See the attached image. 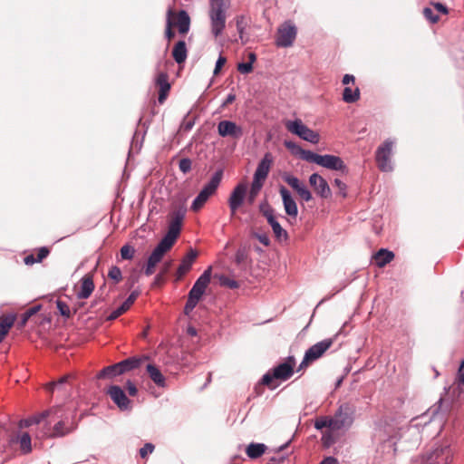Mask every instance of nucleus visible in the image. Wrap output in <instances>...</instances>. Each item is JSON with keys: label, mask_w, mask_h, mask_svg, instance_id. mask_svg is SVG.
Here are the masks:
<instances>
[{"label": "nucleus", "mask_w": 464, "mask_h": 464, "mask_svg": "<svg viewBox=\"0 0 464 464\" xmlns=\"http://www.w3.org/2000/svg\"><path fill=\"white\" fill-rule=\"evenodd\" d=\"M149 360V356H132L122 360L117 363L102 368L97 374V379H113L128 372L139 368L142 362Z\"/></svg>", "instance_id": "1"}, {"label": "nucleus", "mask_w": 464, "mask_h": 464, "mask_svg": "<svg viewBox=\"0 0 464 464\" xmlns=\"http://www.w3.org/2000/svg\"><path fill=\"white\" fill-rule=\"evenodd\" d=\"M228 4L225 0H210L208 16L210 20L211 33L215 37L221 35L227 20Z\"/></svg>", "instance_id": "2"}, {"label": "nucleus", "mask_w": 464, "mask_h": 464, "mask_svg": "<svg viewBox=\"0 0 464 464\" xmlns=\"http://www.w3.org/2000/svg\"><path fill=\"white\" fill-rule=\"evenodd\" d=\"M223 173L224 172L222 169H218L215 171L209 181L204 185L198 196L192 201L190 206L191 210L198 211L208 200V198L216 192L222 180Z\"/></svg>", "instance_id": "3"}, {"label": "nucleus", "mask_w": 464, "mask_h": 464, "mask_svg": "<svg viewBox=\"0 0 464 464\" xmlns=\"http://www.w3.org/2000/svg\"><path fill=\"white\" fill-rule=\"evenodd\" d=\"M453 455L450 443H436L431 450L422 456L420 464H450Z\"/></svg>", "instance_id": "4"}, {"label": "nucleus", "mask_w": 464, "mask_h": 464, "mask_svg": "<svg viewBox=\"0 0 464 464\" xmlns=\"http://www.w3.org/2000/svg\"><path fill=\"white\" fill-rule=\"evenodd\" d=\"M356 407L351 402L339 405L334 416L331 417L334 430H348L352 427L355 418Z\"/></svg>", "instance_id": "5"}, {"label": "nucleus", "mask_w": 464, "mask_h": 464, "mask_svg": "<svg viewBox=\"0 0 464 464\" xmlns=\"http://www.w3.org/2000/svg\"><path fill=\"white\" fill-rule=\"evenodd\" d=\"M295 359L290 355L285 362H282L265 373L261 379V383L270 386L274 379L286 381L294 374V366Z\"/></svg>", "instance_id": "6"}, {"label": "nucleus", "mask_w": 464, "mask_h": 464, "mask_svg": "<svg viewBox=\"0 0 464 464\" xmlns=\"http://www.w3.org/2000/svg\"><path fill=\"white\" fill-rule=\"evenodd\" d=\"M394 141L387 139L381 144L375 151V161L378 169L382 172H391L393 170L392 161Z\"/></svg>", "instance_id": "7"}, {"label": "nucleus", "mask_w": 464, "mask_h": 464, "mask_svg": "<svg viewBox=\"0 0 464 464\" xmlns=\"http://www.w3.org/2000/svg\"><path fill=\"white\" fill-rule=\"evenodd\" d=\"M285 126L290 132L298 136L304 140L309 141L313 144H317L320 140L319 134L309 129L302 122L301 120L289 121Z\"/></svg>", "instance_id": "8"}, {"label": "nucleus", "mask_w": 464, "mask_h": 464, "mask_svg": "<svg viewBox=\"0 0 464 464\" xmlns=\"http://www.w3.org/2000/svg\"><path fill=\"white\" fill-rule=\"evenodd\" d=\"M187 208L185 206H179L171 213V219L169 224L168 232L165 235L169 239L176 241L179 236L183 219L186 216Z\"/></svg>", "instance_id": "9"}, {"label": "nucleus", "mask_w": 464, "mask_h": 464, "mask_svg": "<svg viewBox=\"0 0 464 464\" xmlns=\"http://www.w3.org/2000/svg\"><path fill=\"white\" fill-rule=\"evenodd\" d=\"M212 267L208 266L196 280L188 292V296L200 300L211 280Z\"/></svg>", "instance_id": "10"}, {"label": "nucleus", "mask_w": 464, "mask_h": 464, "mask_svg": "<svg viewBox=\"0 0 464 464\" xmlns=\"http://www.w3.org/2000/svg\"><path fill=\"white\" fill-rule=\"evenodd\" d=\"M247 187L244 183H238L232 190L229 198L228 206L231 212V216H234L237 209L244 203L246 195Z\"/></svg>", "instance_id": "11"}, {"label": "nucleus", "mask_w": 464, "mask_h": 464, "mask_svg": "<svg viewBox=\"0 0 464 464\" xmlns=\"http://www.w3.org/2000/svg\"><path fill=\"white\" fill-rule=\"evenodd\" d=\"M295 36L296 27L290 23H285V25L278 30L276 44L278 47H289L293 44Z\"/></svg>", "instance_id": "12"}, {"label": "nucleus", "mask_w": 464, "mask_h": 464, "mask_svg": "<svg viewBox=\"0 0 464 464\" xmlns=\"http://www.w3.org/2000/svg\"><path fill=\"white\" fill-rule=\"evenodd\" d=\"M108 394L121 411H129L131 409L130 400L120 386L111 385L108 388Z\"/></svg>", "instance_id": "13"}, {"label": "nucleus", "mask_w": 464, "mask_h": 464, "mask_svg": "<svg viewBox=\"0 0 464 464\" xmlns=\"http://www.w3.org/2000/svg\"><path fill=\"white\" fill-rule=\"evenodd\" d=\"M309 184L321 198H328L332 196L327 181L318 173H313L309 177Z\"/></svg>", "instance_id": "14"}, {"label": "nucleus", "mask_w": 464, "mask_h": 464, "mask_svg": "<svg viewBox=\"0 0 464 464\" xmlns=\"http://www.w3.org/2000/svg\"><path fill=\"white\" fill-rule=\"evenodd\" d=\"M319 166L331 170H338L343 174L348 173V168L342 158L332 154H324L321 156Z\"/></svg>", "instance_id": "15"}, {"label": "nucleus", "mask_w": 464, "mask_h": 464, "mask_svg": "<svg viewBox=\"0 0 464 464\" xmlns=\"http://www.w3.org/2000/svg\"><path fill=\"white\" fill-rule=\"evenodd\" d=\"M334 340L332 338L324 339L311 347L305 352V361H315L319 359L333 344Z\"/></svg>", "instance_id": "16"}, {"label": "nucleus", "mask_w": 464, "mask_h": 464, "mask_svg": "<svg viewBox=\"0 0 464 464\" xmlns=\"http://www.w3.org/2000/svg\"><path fill=\"white\" fill-rule=\"evenodd\" d=\"M218 132L221 137L239 139L243 135V129L234 121L224 120L218 122Z\"/></svg>", "instance_id": "17"}, {"label": "nucleus", "mask_w": 464, "mask_h": 464, "mask_svg": "<svg viewBox=\"0 0 464 464\" xmlns=\"http://www.w3.org/2000/svg\"><path fill=\"white\" fill-rule=\"evenodd\" d=\"M285 146L287 149L291 150L294 153L299 154L302 160L311 162V163H315L317 165L320 164V159H321L322 155L317 154L309 150L302 149L295 142L291 141V140H285Z\"/></svg>", "instance_id": "18"}, {"label": "nucleus", "mask_w": 464, "mask_h": 464, "mask_svg": "<svg viewBox=\"0 0 464 464\" xmlns=\"http://www.w3.org/2000/svg\"><path fill=\"white\" fill-rule=\"evenodd\" d=\"M174 243V240L169 239V237L164 236L163 238L156 246V247L152 250L151 254L148 258V261L155 265L159 264L163 258L165 253L172 247Z\"/></svg>", "instance_id": "19"}, {"label": "nucleus", "mask_w": 464, "mask_h": 464, "mask_svg": "<svg viewBox=\"0 0 464 464\" xmlns=\"http://www.w3.org/2000/svg\"><path fill=\"white\" fill-rule=\"evenodd\" d=\"M279 192L286 215L295 218L298 215V208L295 200L292 197L291 192L284 186L280 187Z\"/></svg>", "instance_id": "20"}, {"label": "nucleus", "mask_w": 464, "mask_h": 464, "mask_svg": "<svg viewBox=\"0 0 464 464\" xmlns=\"http://www.w3.org/2000/svg\"><path fill=\"white\" fill-rule=\"evenodd\" d=\"M155 84L160 88L159 102L163 103L166 100L168 93L170 90V83L169 82V75L165 72H160L155 77Z\"/></svg>", "instance_id": "21"}, {"label": "nucleus", "mask_w": 464, "mask_h": 464, "mask_svg": "<svg viewBox=\"0 0 464 464\" xmlns=\"http://www.w3.org/2000/svg\"><path fill=\"white\" fill-rule=\"evenodd\" d=\"M140 295V290L136 289L133 290L130 295L127 297V299L115 310H113L108 316L107 320L112 321L117 319L120 315H121L123 313H125L127 310L130 309V307L133 304L135 300Z\"/></svg>", "instance_id": "22"}, {"label": "nucleus", "mask_w": 464, "mask_h": 464, "mask_svg": "<svg viewBox=\"0 0 464 464\" xmlns=\"http://www.w3.org/2000/svg\"><path fill=\"white\" fill-rule=\"evenodd\" d=\"M197 256L198 252L194 249H190L188 254L181 259L180 264L177 269L178 279L181 278L191 269Z\"/></svg>", "instance_id": "23"}, {"label": "nucleus", "mask_w": 464, "mask_h": 464, "mask_svg": "<svg viewBox=\"0 0 464 464\" xmlns=\"http://www.w3.org/2000/svg\"><path fill=\"white\" fill-rule=\"evenodd\" d=\"M81 287L77 292L76 296L79 299H87L91 296L92 293L94 290V283L92 279V276L85 275L81 279Z\"/></svg>", "instance_id": "24"}, {"label": "nucleus", "mask_w": 464, "mask_h": 464, "mask_svg": "<svg viewBox=\"0 0 464 464\" xmlns=\"http://www.w3.org/2000/svg\"><path fill=\"white\" fill-rule=\"evenodd\" d=\"M271 163L272 159L270 157V154L266 153L264 156V158L259 161L256 169L254 173V179L264 181L269 173Z\"/></svg>", "instance_id": "25"}, {"label": "nucleus", "mask_w": 464, "mask_h": 464, "mask_svg": "<svg viewBox=\"0 0 464 464\" xmlns=\"http://www.w3.org/2000/svg\"><path fill=\"white\" fill-rule=\"evenodd\" d=\"M146 370L150 378L157 386L161 388H164L166 386V379L156 365L149 363L146 366Z\"/></svg>", "instance_id": "26"}, {"label": "nucleus", "mask_w": 464, "mask_h": 464, "mask_svg": "<svg viewBox=\"0 0 464 464\" xmlns=\"http://www.w3.org/2000/svg\"><path fill=\"white\" fill-rule=\"evenodd\" d=\"M187 54H188V51H187L185 41H183V40L179 41L175 44L173 51H172L173 59L175 60V62L177 63H182L186 61Z\"/></svg>", "instance_id": "27"}, {"label": "nucleus", "mask_w": 464, "mask_h": 464, "mask_svg": "<svg viewBox=\"0 0 464 464\" xmlns=\"http://www.w3.org/2000/svg\"><path fill=\"white\" fill-rule=\"evenodd\" d=\"M393 252L385 248H381L374 256L375 264L379 267H383L389 264L393 259Z\"/></svg>", "instance_id": "28"}, {"label": "nucleus", "mask_w": 464, "mask_h": 464, "mask_svg": "<svg viewBox=\"0 0 464 464\" xmlns=\"http://www.w3.org/2000/svg\"><path fill=\"white\" fill-rule=\"evenodd\" d=\"M15 321V315L9 314L0 320V343L4 340Z\"/></svg>", "instance_id": "29"}, {"label": "nucleus", "mask_w": 464, "mask_h": 464, "mask_svg": "<svg viewBox=\"0 0 464 464\" xmlns=\"http://www.w3.org/2000/svg\"><path fill=\"white\" fill-rule=\"evenodd\" d=\"M178 28L182 34H187L190 26V17L187 11L180 10L178 14Z\"/></svg>", "instance_id": "30"}, {"label": "nucleus", "mask_w": 464, "mask_h": 464, "mask_svg": "<svg viewBox=\"0 0 464 464\" xmlns=\"http://www.w3.org/2000/svg\"><path fill=\"white\" fill-rule=\"evenodd\" d=\"M266 450V446L264 443H250L246 450V453L250 459H257L261 457Z\"/></svg>", "instance_id": "31"}, {"label": "nucleus", "mask_w": 464, "mask_h": 464, "mask_svg": "<svg viewBox=\"0 0 464 464\" xmlns=\"http://www.w3.org/2000/svg\"><path fill=\"white\" fill-rule=\"evenodd\" d=\"M49 413H50L49 411H45L39 414H36V415L31 416L27 419L22 420L20 421V425H21V427H30L34 424H38L43 420H44L47 416H49Z\"/></svg>", "instance_id": "32"}, {"label": "nucleus", "mask_w": 464, "mask_h": 464, "mask_svg": "<svg viewBox=\"0 0 464 464\" xmlns=\"http://www.w3.org/2000/svg\"><path fill=\"white\" fill-rule=\"evenodd\" d=\"M248 261V249L246 246H240L235 254V263L238 266H244Z\"/></svg>", "instance_id": "33"}, {"label": "nucleus", "mask_w": 464, "mask_h": 464, "mask_svg": "<svg viewBox=\"0 0 464 464\" xmlns=\"http://www.w3.org/2000/svg\"><path fill=\"white\" fill-rule=\"evenodd\" d=\"M360 99V90L355 88L345 87L343 92V100L347 103H353Z\"/></svg>", "instance_id": "34"}, {"label": "nucleus", "mask_w": 464, "mask_h": 464, "mask_svg": "<svg viewBox=\"0 0 464 464\" xmlns=\"http://www.w3.org/2000/svg\"><path fill=\"white\" fill-rule=\"evenodd\" d=\"M268 224L271 226L276 238L281 239L284 237L285 239H287V232L281 227L280 223L276 220V218H269Z\"/></svg>", "instance_id": "35"}, {"label": "nucleus", "mask_w": 464, "mask_h": 464, "mask_svg": "<svg viewBox=\"0 0 464 464\" xmlns=\"http://www.w3.org/2000/svg\"><path fill=\"white\" fill-rule=\"evenodd\" d=\"M70 432V430L64 427V421L59 420L54 424L53 432L51 433L52 437H63Z\"/></svg>", "instance_id": "36"}, {"label": "nucleus", "mask_w": 464, "mask_h": 464, "mask_svg": "<svg viewBox=\"0 0 464 464\" xmlns=\"http://www.w3.org/2000/svg\"><path fill=\"white\" fill-rule=\"evenodd\" d=\"M295 191L299 195L301 199L305 202H308L313 198L311 191L304 182H302Z\"/></svg>", "instance_id": "37"}, {"label": "nucleus", "mask_w": 464, "mask_h": 464, "mask_svg": "<svg viewBox=\"0 0 464 464\" xmlns=\"http://www.w3.org/2000/svg\"><path fill=\"white\" fill-rule=\"evenodd\" d=\"M108 277L111 279L115 284H118L122 279V273L119 266H112L109 272H108Z\"/></svg>", "instance_id": "38"}, {"label": "nucleus", "mask_w": 464, "mask_h": 464, "mask_svg": "<svg viewBox=\"0 0 464 464\" xmlns=\"http://www.w3.org/2000/svg\"><path fill=\"white\" fill-rule=\"evenodd\" d=\"M314 428L316 430H322L323 428H329L334 430L333 420L331 417H324L319 420H316L314 422Z\"/></svg>", "instance_id": "39"}, {"label": "nucleus", "mask_w": 464, "mask_h": 464, "mask_svg": "<svg viewBox=\"0 0 464 464\" xmlns=\"http://www.w3.org/2000/svg\"><path fill=\"white\" fill-rule=\"evenodd\" d=\"M20 447L24 453H28L32 450L31 437L28 433L25 432L21 435Z\"/></svg>", "instance_id": "40"}, {"label": "nucleus", "mask_w": 464, "mask_h": 464, "mask_svg": "<svg viewBox=\"0 0 464 464\" xmlns=\"http://www.w3.org/2000/svg\"><path fill=\"white\" fill-rule=\"evenodd\" d=\"M135 249L132 246L126 244L121 248V257L124 260H130L133 258Z\"/></svg>", "instance_id": "41"}, {"label": "nucleus", "mask_w": 464, "mask_h": 464, "mask_svg": "<svg viewBox=\"0 0 464 464\" xmlns=\"http://www.w3.org/2000/svg\"><path fill=\"white\" fill-rule=\"evenodd\" d=\"M56 308L62 316H63L65 318L71 317L70 307L65 302H63L62 300H57L56 301Z\"/></svg>", "instance_id": "42"}, {"label": "nucleus", "mask_w": 464, "mask_h": 464, "mask_svg": "<svg viewBox=\"0 0 464 464\" xmlns=\"http://www.w3.org/2000/svg\"><path fill=\"white\" fill-rule=\"evenodd\" d=\"M219 283L221 285L227 286L230 289H237L239 286V284L237 280L231 279L224 275L219 276Z\"/></svg>", "instance_id": "43"}, {"label": "nucleus", "mask_w": 464, "mask_h": 464, "mask_svg": "<svg viewBox=\"0 0 464 464\" xmlns=\"http://www.w3.org/2000/svg\"><path fill=\"white\" fill-rule=\"evenodd\" d=\"M283 179H284V180H285V182H286V183H287V184H288V185H289V186H290L294 190H295V189L300 186V184H302V181H301L298 178H296V177H295V176H293V175H291V174H287V173H286V174H285V175L283 176Z\"/></svg>", "instance_id": "44"}, {"label": "nucleus", "mask_w": 464, "mask_h": 464, "mask_svg": "<svg viewBox=\"0 0 464 464\" xmlns=\"http://www.w3.org/2000/svg\"><path fill=\"white\" fill-rule=\"evenodd\" d=\"M423 16L426 20H428L430 24H434L439 21V15L434 13V11L430 7L423 8Z\"/></svg>", "instance_id": "45"}, {"label": "nucleus", "mask_w": 464, "mask_h": 464, "mask_svg": "<svg viewBox=\"0 0 464 464\" xmlns=\"http://www.w3.org/2000/svg\"><path fill=\"white\" fill-rule=\"evenodd\" d=\"M263 187V181L259 179H253L251 188H250V194H249V200L253 201L256 195L260 191V189Z\"/></svg>", "instance_id": "46"}, {"label": "nucleus", "mask_w": 464, "mask_h": 464, "mask_svg": "<svg viewBox=\"0 0 464 464\" xmlns=\"http://www.w3.org/2000/svg\"><path fill=\"white\" fill-rule=\"evenodd\" d=\"M322 443L324 447L326 448H329L330 446H332L334 442H335V439H334V436L332 432V430H328V431H325L323 435H322Z\"/></svg>", "instance_id": "47"}, {"label": "nucleus", "mask_w": 464, "mask_h": 464, "mask_svg": "<svg viewBox=\"0 0 464 464\" xmlns=\"http://www.w3.org/2000/svg\"><path fill=\"white\" fill-rule=\"evenodd\" d=\"M192 161L188 158L181 159L179 162V170L186 174L191 170Z\"/></svg>", "instance_id": "48"}, {"label": "nucleus", "mask_w": 464, "mask_h": 464, "mask_svg": "<svg viewBox=\"0 0 464 464\" xmlns=\"http://www.w3.org/2000/svg\"><path fill=\"white\" fill-rule=\"evenodd\" d=\"M198 302H199L198 300H197L195 298H192V297L188 295V300H187L186 304L184 306V314L186 315H188L194 310V308L197 306Z\"/></svg>", "instance_id": "49"}, {"label": "nucleus", "mask_w": 464, "mask_h": 464, "mask_svg": "<svg viewBox=\"0 0 464 464\" xmlns=\"http://www.w3.org/2000/svg\"><path fill=\"white\" fill-rule=\"evenodd\" d=\"M172 14H173L172 10L169 9L168 19H167V27H166V31H165V36L168 40H170L175 35V33L171 29L172 22H171L170 16L172 15Z\"/></svg>", "instance_id": "50"}, {"label": "nucleus", "mask_w": 464, "mask_h": 464, "mask_svg": "<svg viewBox=\"0 0 464 464\" xmlns=\"http://www.w3.org/2000/svg\"><path fill=\"white\" fill-rule=\"evenodd\" d=\"M154 449H155V447L152 443H150V442L145 443L144 446L140 449V456L142 459H144L149 454L152 453Z\"/></svg>", "instance_id": "51"}, {"label": "nucleus", "mask_w": 464, "mask_h": 464, "mask_svg": "<svg viewBox=\"0 0 464 464\" xmlns=\"http://www.w3.org/2000/svg\"><path fill=\"white\" fill-rule=\"evenodd\" d=\"M334 183L338 188L340 195L343 198H346L347 197V186H346V184L343 181H342L341 179H335L334 180Z\"/></svg>", "instance_id": "52"}, {"label": "nucleus", "mask_w": 464, "mask_h": 464, "mask_svg": "<svg viewBox=\"0 0 464 464\" xmlns=\"http://www.w3.org/2000/svg\"><path fill=\"white\" fill-rule=\"evenodd\" d=\"M69 376L65 375V376H63L61 377L57 382H50L47 384V390L49 392H53L54 389L59 386V385H62L63 383H65L68 380Z\"/></svg>", "instance_id": "53"}, {"label": "nucleus", "mask_w": 464, "mask_h": 464, "mask_svg": "<svg viewBox=\"0 0 464 464\" xmlns=\"http://www.w3.org/2000/svg\"><path fill=\"white\" fill-rule=\"evenodd\" d=\"M38 253L36 256V261L41 263L44 258H46L50 254V249L47 246H42L38 248Z\"/></svg>", "instance_id": "54"}, {"label": "nucleus", "mask_w": 464, "mask_h": 464, "mask_svg": "<svg viewBox=\"0 0 464 464\" xmlns=\"http://www.w3.org/2000/svg\"><path fill=\"white\" fill-rule=\"evenodd\" d=\"M237 70L243 73V74H247V73H250L253 70V65L251 64V63H239L237 64Z\"/></svg>", "instance_id": "55"}, {"label": "nucleus", "mask_w": 464, "mask_h": 464, "mask_svg": "<svg viewBox=\"0 0 464 464\" xmlns=\"http://www.w3.org/2000/svg\"><path fill=\"white\" fill-rule=\"evenodd\" d=\"M39 308L40 306H34L28 309L25 313H24L21 324L24 325L27 322V320L38 311Z\"/></svg>", "instance_id": "56"}, {"label": "nucleus", "mask_w": 464, "mask_h": 464, "mask_svg": "<svg viewBox=\"0 0 464 464\" xmlns=\"http://www.w3.org/2000/svg\"><path fill=\"white\" fill-rule=\"evenodd\" d=\"M430 5L435 8V10L442 14H448L449 9L448 7L440 2H431Z\"/></svg>", "instance_id": "57"}, {"label": "nucleus", "mask_w": 464, "mask_h": 464, "mask_svg": "<svg viewBox=\"0 0 464 464\" xmlns=\"http://www.w3.org/2000/svg\"><path fill=\"white\" fill-rule=\"evenodd\" d=\"M226 62H227L226 57L220 54L216 62V64H215V69H214L215 75L219 73L221 68L224 66Z\"/></svg>", "instance_id": "58"}, {"label": "nucleus", "mask_w": 464, "mask_h": 464, "mask_svg": "<svg viewBox=\"0 0 464 464\" xmlns=\"http://www.w3.org/2000/svg\"><path fill=\"white\" fill-rule=\"evenodd\" d=\"M255 237L258 239V241L264 246H267L270 244V239L266 234H258L256 233Z\"/></svg>", "instance_id": "59"}, {"label": "nucleus", "mask_w": 464, "mask_h": 464, "mask_svg": "<svg viewBox=\"0 0 464 464\" xmlns=\"http://www.w3.org/2000/svg\"><path fill=\"white\" fill-rule=\"evenodd\" d=\"M128 392L130 396H135L138 392L137 387L131 381H127L126 382Z\"/></svg>", "instance_id": "60"}, {"label": "nucleus", "mask_w": 464, "mask_h": 464, "mask_svg": "<svg viewBox=\"0 0 464 464\" xmlns=\"http://www.w3.org/2000/svg\"><path fill=\"white\" fill-rule=\"evenodd\" d=\"M157 265L150 262V261H147V266L144 269V274L149 276H151L153 273H154V270H155V266Z\"/></svg>", "instance_id": "61"}, {"label": "nucleus", "mask_w": 464, "mask_h": 464, "mask_svg": "<svg viewBox=\"0 0 464 464\" xmlns=\"http://www.w3.org/2000/svg\"><path fill=\"white\" fill-rule=\"evenodd\" d=\"M262 213L266 217L268 223H269V218H275L274 210L269 206H267L265 209H262Z\"/></svg>", "instance_id": "62"}, {"label": "nucleus", "mask_w": 464, "mask_h": 464, "mask_svg": "<svg viewBox=\"0 0 464 464\" xmlns=\"http://www.w3.org/2000/svg\"><path fill=\"white\" fill-rule=\"evenodd\" d=\"M458 380L464 384V360L461 362L458 371Z\"/></svg>", "instance_id": "63"}, {"label": "nucleus", "mask_w": 464, "mask_h": 464, "mask_svg": "<svg viewBox=\"0 0 464 464\" xmlns=\"http://www.w3.org/2000/svg\"><path fill=\"white\" fill-rule=\"evenodd\" d=\"M319 464H339V462L334 457L329 456L324 458Z\"/></svg>", "instance_id": "64"}]
</instances>
